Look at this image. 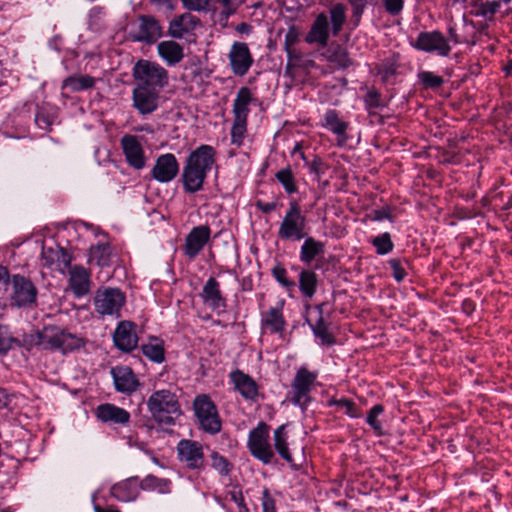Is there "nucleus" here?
Returning <instances> with one entry per match:
<instances>
[{"label":"nucleus","instance_id":"obj_1","mask_svg":"<svg viewBox=\"0 0 512 512\" xmlns=\"http://www.w3.org/2000/svg\"><path fill=\"white\" fill-rule=\"evenodd\" d=\"M216 163L214 147L202 144L186 158L182 171V183L186 193L194 194L201 191L205 179Z\"/></svg>","mask_w":512,"mask_h":512},{"label":"nucleus","instance_id":"obj_2","mask_svg":"<svg viewBox=\"0 0 512 512\" xmlns=\"http://www.w3.org/2000/svg\"><path fill=\"white\" fill-rule=\"evenodd\" d=\"M216 163L214 147L202 144L186 158L182 171V183L186 193L194 194L201 191L205 179Z\"/></svg>","mask_w":512,"mask_h":512},{"label":"nucleus","instance_id":"obj_3","mask_svg":"<svg viewBox=\"0 0 512 512\" xmlns=\"http://www.w3.org/2000/svg\"><path fill=\"white\" fill-rule=\"evenodd\" d=\"M345 22L346 7L337 3L329 9V15L321 12L315 17L304 40L309 45L324 48L328 45L330 34L338 36Z\"/></svg>","mask_w":512,"mask_h":512},{"label":"nucleus","instance_id":"obj_4","mask_svg":"<svg viewBox=\"0 0 512 512\" xmlns=\"http://www.w3.org/2000/svg\"><path fill=\"white\" fill-rule=\"evenodd\" d=\"M146 404L152 419L162 428L174 426L182 415L179 395L171 387L155 390Z\"/></svg>","mask_w":512,"mask_h":512},{"label":"nucleus","instance_id":"obj_5","mask_svg":"<svg viewBox=\"0 0 512 512\" xmlns=\"http://www.w3.org/2000/svg\"><path fill=\"white\" fill-rule=\"evenodd\" d=\"M33 343L41 344L45 349L61 350L63 353L82 346V339L57 326H45L37 331Z\"/></svg>","mask_w":512,"mask_h":512},{"label":"nucleus","instance_id":"obj_6","mask_svg":"<svg viewBox=\"0 0 512 512\" xmlns=\"http://www.w3.org/2000/svg\"><path fill=\"white\" fill-rule=\"evenodd\" d=\"M307 218L296 200L289 202V208L282 218L277 236L282 241H300L307 233Z\"/></svg>","mask_w":512,"mask_h":512},{"label":"nucleus","instance_id":"obj_7","mask_svg":"<svg viewBox=\"0 0 512 512\" xmlns=\"http://www.w3.org/2000/svg\"><path fill=\"white\" fill-rule=\"evenodd\" d=\"M200 429L214 435L221 431L222 421L217 406L207 394H198L192 403Z\"/></svg>","mask_w":512,"mask_h":512},{"label":"nucleus","instance_id":"obj_8","mask_svg":"<svg viewBox=\"0 0 512 512\" xmlns=\"http://www.w3.org/2000/svg\"><path fill=\"white\" fill-rule=\"evenodd\" d=\"M132 75L135 86L155 88L160 91L168 83V72L158 63L141 59L133 67Z\"/></svg>","mask_w":512,"mask_h":512},{"label":"nucleus","instance_id":"obj_9","mask_svg":"<svg viewBox=\"0 0 512 512\" xmlns=\"http://www.w3.org/2000/svg\"><path fill=\"white\" fill-rule=\"evenodd\" d=\"M270 426L263 421L253 428L248 435L247 447L251 455L263 462L270 464L274 458V451L269 442Z\"/></svg>","mask_w":512,"mask_h":512},{"label":"nucleus","instance_id":"obj_10","mask_svg":"<svg viewBox=\"0 0 512 512\" xmlns=\"http://www.w3.org/2000/svg\"><path fill=\"white\" fill-rule=\"evenodd\" d=\"M317 373L301 367L295 374L289 392V401L305 410L311 401L310 393L317 380Z\"/></svg>","mask_w":512,"mask_h":512},{"label":"nucleus","instance_id":"obj_11","mask_svg":"<svg viewBox=\"0 0 512 512\" xmlns=\"http://www.w3.org/2000/svg\"><path fill=\"white\" fill-rule=\"evenodd\" d=\"M125 301L126 296L119 288L104 287L96 291L93 302L98 314L119 317Z\"/></svg>","mask_w":512,"mask_h":512},{"label":"nucleus","instance_id":"obj_12","mask_svg":"<svg viewBox=\"0 0 512 512\" xmlns=\"http://www.w3.org/2000/svg\"><path fill=\"white\" fill-rule=\"evenodd\" d=\"M38 290L32 281L16 274L11 278V306L18 308L30 307L36 302Z\"/></svg>","mask_w":512,"mask_h":512},{"label":"nucleus","instance_id":"obj_13","mask_svg":"<svg viewBox=\"0 0 512 512\" xmlns=\"http://www.w3.org/2000/svg\"><path fill=\"white\" fill-rule=\"evenodd\" d=\"M413 47L427 53H436L442 57L448 56L452 50L449 40L439 30L420 32Z\"/></svg>","mask_w":512,"mask_h":512},{"label":"nucleus","instance_id":"obj_14","mask_svg":"<svg viewBox=\"0 0 512 512\" xmlns=\"http://www.w3.org/2000/svg\"><path fill=\"white\" fill-rule=\"evenodd\" d=\"M177 454L180 462L185 463L189 469H202L204 466V453L202 445L194 440L182 439L177 444Z\"/></svg>","mask_w":512,"mask_h":512},{"label":"nucleus","instance_id":"obj_15","mask_svg":"<svg viewBox=\"0 0 512 512\" xmlns=\"http://www.w3.org/2000/svg\"><path fill=\"white\" fill-rule=\"evenodd\" d=\"M211 239V228L208 225L193 227L185 237L183 252L190 260L195 259Z\"/></svg>","mask_w":512,"mask_h":512},{"label":"nucleus","instance_id":"obj_16","mask_svg":"<svg viewBox=\"0 0 512 512\" xmlns=\"http://www.w3.org/2000/svg\"><path fill=\"white\" fill-rule=\"evenodd\" d=\"M228 57L231 70L237 76H244L254 61L248 45L244 42H234Z\"/></svg>","mask_w":512,"mask_h":512},{"label":"nucleus","instance_id":"obj_17","mask_svg":"<svg viewBox=\"0 0 512 512\" xmlns=\"http://www.w3.org/2000/svg\"><path fill=\"white\" fill-rule=\"evenodd\" d=\"M110 374L113 378L115 390L117 392L131 395L140 386V382L133 370L126 365L112 367Z\"/></svg>","mask_w":512,"mask_h":512},{"label":"nucleus","instance_id":"obj_18","mask_svg":"<svg viewBox=\"0 0 512 512\" xmlns=\"http://www.w3.org/2000/svg\"><path fill=\"white\" fill-rule=\"evenodd\" d=\"M159 94L155 88L135 86L132 91L133 107L142 115L151 114L158 108Z\"/></svg>","mask_w":512,"mask_h":512},{"label":"nucleus","instance_id":"obj_19","mask_svg":"<svg viewBox=\"0 0 512 512\" xmlns=\"http://www.w3.org/2000/svg\"><path fill=\"white\" fill-rule=\"evenodd\" d=\"M179 172V163L172 153L160 155L152 169L153 177L161 182L168 183L172 181Z\"/></svg>","mask_w":512,"mask_h":512},{"label":"nucleus","instance_id":"obj_20","mask_svg":"<svg viewBox=\"0 0 512 512\" xmlns=\"http://www.w3.org/2000/svg\"><path fill=\"white\" fill-rule=\"evenodd\" d=\"M200 297L212 310H225L227 307L226 297L222 294L220 283L215 277H210L205 282Z\"/></svg>","mask_w":512,"mask_h":512},{"label":"nucleus","instance_id":"obj_21","mask_svg":"<svg viewBox=\"0 0 512 512\" xmlns=\"http://www.w3.org/2000/svg\"><path fill=\"white\" fill-rule=\"evenodd\" d=\"M161 36V27L152 16L141 15L137 20V29L133 39L148 44L154 43Z\"/></svg>","mask_w":512,"mask_h":512},{"label":"nucleus","instance_id":"obj_22","mask_svg":"<svg viewBox=\"0 0 512 512\" xmlns=\"http://www.w3.org/2000/svg\"><path fill=\"white\" fill-rule=\"evenodd\" d=\"M41 260L43 265L48 268L55 267V269L62 270V267H70L72 256L66 249L59 245L43 246Z\"/></svg>","mask_w":512,"mask_h":512},{"label":"nucleus","instance_id":"obj_23","mask_svg":"<svg viewBox=\"0 0 512 512\" xmlns=\"http://www.w3.org/2000/svg\"><path fill=\"white\" fill-rule=\"evenodd\" d=\"M121 146L128 164L135 169H142L145 166L143 148L134 135L126 134L121 138Z\"/></svg>","mask_w":512,"mask_h":512},{"label":"nucleus","instance_id":"obj_24","mask_svg":"<svg viewBox=\"0 0 512 512\" xmlns=\"http://www.w3.org/2000/svg\"><path fill=\"white\" fill-rule=\"evenodd\" d=\"M113 341L118 349L124 352L132 351L138 343L135 325L130 321L120 322L113 334Z\"/></svg>","mask_w":512,"mask_h":512},{"label":"nucleus","instance_id":"obj_25","mask_svg":"<svg viewBox=\"0 0 512 512\" xmlns=\"http://www.w3.org/2000/svg\"><path fill=\"white\" fill-rule=\"evenodd\" d=\"M91 279L89 271L81 265L70 267L69 287L75 297L81 298L87 295L91 289Z\"/></svg>","mask_w":512,"mask_h":512},{"label":"nucleus","instance_id":"obj_26","mask_svg":"<svg viewBox=\"0 0 512 512\" xmlns=\"http://www.w3.org/2000/svg\"><path fill=\"white\" fill-rule=\"evenodd\" d=\"M283 304L284 302H281L261 314V329L263 332L282 334L285 331L286 320L283 315Z\"/></svg>","mask_w":512,"mask_h":512},{"label":"nucleus","instance_id":"obj_27","mask_svg":"<svg viewBox=\"0 0 512 512\" xmlns=\"http://www.w3.org/2000/svg\"><path fill=\"white\" fill-rule=\"evenodd\" d=\"M95 415L103 423L126 425L130 422V413L111 403L100 404Z\"/></svg>","mask_w":512,"mask_h":512},{"label":"nucleus","instance_id":"obj_28","mask_svg":"<svg viewBox=\"0 0 512 512\" xmlns=\"http://www.w3.org/2000/svg\"><path fill=\"white\" fill-rule=\"evenodd\" d=\"M229 377L235 390H237L242 397L248 400H254L257 397L258 385L251 376L236 369L230 373Z\"/></svg>","mask_w":512,"mask_h":512},{"label":"nucleus","instance_id":"obj_29","mask_svg":"<svg viewBox=\"0 0 512 512\" xmlns=\"http://www.w3.org/2000/svg\"><path fill=\"white\" fill-rule=\"evenodd\" d=\"M140 483L138 477H130L124 481L114 484L111 487V495L118 501H134L140 494Z\"/></svg>","mask_w":512,"mask_h":512},{"label":"nucleus","instance_id":"obj_30","mask_svg":"<svg viewBox=\"0 0 512 512\" xmlns=\"http://www.w3.org/2000/svg\"><path fill=\"white\" fill-rule=\"evenodd\" d=\"M321 125L337 136L340 145L347 141L346 131L349 124L339 117L336 110L328 109L323 115Z\"/></svg>","mask_w":512,"mask_h":512},{"label":"nucleus","instance_id":"obj_31","mask_svg":"<svg viewBox=\"0 0 512 512\" xmlns=\"http://www.w3.org/2000/svg\"><path fill=\"white\" fill-rule=\"evenodd\" d=\"M157 50L169 66L178 64L184 57L183 47L175 41L167 40L158 44Z\"/></svg>","mask_w":512,"mask_h":512},{"label":"nucleus","instance_id":"obj_32","mask_svg":"<svg viewBox=\"0 0 512 512\" xmlns=\"http://www.w3.org/2000/svg\"><path fill=\"white\" fill-rule=\"evenodd\" d=\"M255 99L252 96V92L248 87H241L236 97L233 101V117L234 118H241V119H248V115L250 112L249 105L254 101Z\"/></svg>","mask_w":512,"mask_h":512},{"label":"nucleus","instance_id":"obj_33","mask_svg":"<svg viewBox=\"0 0 512 512\" xmlns=\"http://www.w3.org/2000/svg\"><path fill=\"white\" fill-rule=\"evenodd\" d=\"M300 248V260L305 264H310L316 257L325 252V244L311 236H306Z\"/></svg>","mask_w":512,"mask_h":512},{"label":"nucleus","instance_id":"obj_34","mask_svg":"<svg viewBox=\"0 0 512 512\" xmlns=\"http://www.w3.org/2000/svg\"><path fill=\"white\" fill-rule=\"evenodd\" d=\"M323 305L324 304H319L315 306V310L318 312V318L316 322L314 324H312L309 320L308 322L314 335L321 340V344L330 346L335 343V338L329 332L328 325L323 319Z\"/></svg>","mask_w":512,"mask_h":512},{"label":"nucleus","instance_id":"obj_35","mask_svg":"<svg viewBox=\"0 0 512 512\" xmlns=\"http://www.w3.org/2000/svg\"><path fill=\"white\" fill-rule=\"evenodd\" d=\"M199 20L191 14H183L170 22L169 34L173 38H182L190 29L194 28Z\"/></svg>","mask_w":512,"mask_h":512},{"label":"nucleus","instance_id":"obj_36","mask_svg":"<svg viewBox=\"0 0 512 512\" xmlns=\"http://www.w3.org/2000/svg\"><path fill=\"white\" fill-rule=\"evenodd\" d=\"M299 290L303 297L311 299L318 287V276L317 274L309 269H303L299 273Z\"/></svg>","mask_w":512,"mask_h":512},{"label":"nucleus","instance_id":"obj_37","mask_svg":"<svg viewBox=\"0 0 512 512\" xmlns=\"http://www.w3.org/2000/svg\"><path fill=\"white\" fill-rule=\"evenodd\" d=\"M274 447L279 456L288 463L293 462L292 455L288 448V435L286 433V425L279 426L274 431Z\"/></svg>","mask_w":512,"mask_h":512},{"label":"nucleus","instance_id":"obj_38","mask_svg":"<svg viewBox=\"0 0 512 512\" xmlns=\"http://www.w3.org/2000/svg\"><path fill=\"white\" fill-rule=\"evenodd\" d=\"M95 82V78L90 75H73L63 81L62 89H69L71 92H79L93 88Z\"/></svg>","mask_w":512,"mask_h":512},{"label":"nucleus","instance_id":"obj_39","mask_svg":"<svg viewBox=\"0 0 512 512\" xmlns=\"http://www.w3.org/2000/svg\"><path fill=\"white\" fill-rule=\"evenodd\" d=\"M89 262L100 267H107L111 262V246L108 243H98L91 246Z\"/></svg>","mask_w":512,"mask_h":512},{"label":"nucleus","instance_id":"obj_40","mask_svg":"<svg viewBox=\"0 0 512 512\" xmlns=\"http://www.w3.org/2000/svg\"><path fill=\"white\" fill-rule=\"evenodd\" d=\"M141 490L158 491L161 494L171 492V481L165 478H158L152 474L147 475L141 481L139 480Z\"/></svg>","mask_w":512,"mask_h":512},{"label":"nucleus","instance_id":"obj_41","mask_svg":"<svg viewBox=\"0 0 512 512\" xmlns=\"http://www.w3.org/2000/svg\"><path fill=\"white\" fill-rule=\"evenodd\" d=\"M277 181L283 186L284 190L288 194H294L297 192V185L294 174L291 168L288 166L284 169L279 170L275 174Z\"/></svg>","mask_w":512,"mask_h":512},{"label":"nucleus","instance_id":"obj_42","mask_svg":"<svg viewBox=\"0 0 512 512\" xmlns=\"http://www.w3.org/2000/svg\"><path fill=\"white\" fill-rule=\"evenodd\" d=\"M211 467L216 470L221 476H228L233 470V464L217 451H212L210 454Z\"/></svg>","mask_w":512,"mask_h":512},{"label":"nucleus","instance_id":"obj_43","mask_svg":"<svg viewBox=\"0 0 512 512\" xmlns=\"http://www.w3.org/2000/svg\"><path fill=\"white\" fill-rule=\"evenodd\" d=\"M14 346L21 347V341L11 335L5 325L0 324V355H5Z\"/></svg>","mask_w":512,"mask_h":512},{"label":"nucleus","instance_id":"obj_44","mask_svg":"<svg viewBox=\"0 0 512 512\" xmlns=\"http://www.w3.org/2000/svg\"><path fill=\"white\" fill-rule=\"evenodd\" d=\"M247 133V119L234 118L231 128V143L241 146Z\"/></svg>","mask_w":512,"mask_h":512},{"label":"nucleus","instance_id":"obj_45","mask_svg":"<svg viewBox=\"0 0 512 512\" xmlns=\"http://www.w3.org/2000/svg\"><path fill=\"white\" fill-rule=\"evenodd\" d=\"M391 270V276L397 281L401 282L407 276V268L409 262L406 259L392 258L388 261Z\"/></svg>","mask_w":512,"mask_h":512},{"label":"nucleus","instance_id":"obj_46","mask_svg":"<svg viewBox=\"0 0 512 512\" xmlns=\"http://www.w3.org/2000/svg\"><path fill=\"white\" fill-rule=\"evenodd\" d=\"M271 273L275 280L287 291L291 292L295 289L296 283L288 278L287 270L282 264H276L272 268Z\"/></svg>","mask_w":512,"mask_h":512},{"label":"nucleus","instance_id":"obj_47","mask_svg":"<svg viewBox=\"0 0 512 512\" xmlns=\"http://www.w3.org/2000/svg\"><path fill=\"white\" fill-rule=\"evenodd\" d=\"M474 10L470 13L474 16L481 17H493L495 13L498 11L500 7V3L498 1H491L486 3H476L474 4Z\"/></svg>","mask_w":512,"mask_h":512},{"label":"nucleus","instance_id":"obj_48","mask_svg":"<svg viewBox=\"0 0 512 512\" xmlns=\"http://www.w3.org/2000/svg\"><path fill=\"white\" fill-rule=\"evenodd\" d=\"M418 79L425 89H437L444 83L443 77L430 71L419 72Z\"/></svg>","mask_w":512,"mask_h":512},{"label":"nucleus","instance_id":"obj_49","mask_svg":"<svg viewBox=\"0 0 512 512\" xmlns=\"http://www.w3.org/2000/svg\"><path fill=\"white\" fill-rule=\"evenodd\" d=\"M141 349L142 353L153 362L161 363L164 361V348L161 344H144Z\"/></svg>","mask_w":512,"mask_h":512},{"label":"nucleus","instance_id":"obj_50","mask_svg":"<svg viewBox=\"0 0 512 512\" xmlns=\"http://www.w3.org/2000/svg\"><path fill=\"white\" fill-rule=\"evenodd\" d=\"M328 60L341 69H346L353 64L348 52L340 46H338L337 49L329 56Z\"/></svg>","mask_w":512,"mask_h":512},{"label":"nucleus","instance_id":"obj_51","mask_svg":"<svg viewBox=\"0 0 512 512\" xmlns=\"http://www.w3.org/2000/svg\"><path fill=\"white\" fill-rule=\"evenodd\" d=\"M327 405L329 407L331 406H337L340 409H345V413L353 418L359 417L358 409L352 400L341 398V399H330L327 402Z\"/></svg>","mask_w":512,"mask_h":512},{"label":"nucleus","instance_id":"obj_52","mask_svg":"<svg viewBox=\"0 0 512 512\" xmlns=\"http://www.w3.org/2000/svg\"><path fill=\"white\" fill-rule=\"evenodd\" d=\"M383 412L381 404H377L369 411L366 421L374 429L377 435H382L381 423L377 420V417Z\"/></svg>","mask_w":512,"mask_h":512},{"label":"nucleus","instance_id":"obj_53","mask_svg":"<svg viewBox=\"0 0 512 512\" xmlns=\"http://www.w3.org/2000/svg\"><path fill=\"white\" fill-rule=\"evenodd\" d=\"M299 40V31L295 26L289 27L285 38H284V48L289 56H291L293 52L294 45Z\"/></svg>","mask_w":512,"mask_h":512},{"label":"nucleus","instance_id":"obj_54","mask_svg":"<svg viewBox=\"0 0 512 512\" xmlns=\"http://www.w3.org/2000/svg\"><path fill=\"white\" fill-rule=\"evenodd\" d=\"M381 94L375 89L368 90L365 96V103L368 111L373 109H381Z\"/></svg>","mask_w":512,"mask_h":512},{"label":"nucleus","instance_id":"obj_55","mask_svg":"<svg viewBox=\"0 0 512 512\" xmlns=\"http://www.w3.org/2000/svg\"><path fill=\"white\" fill-rule=\"evenodd\" d=\"M261 500L263 512H276L275 500L267 488H264Z\"/></svg>","mask_w":512,"mask_h":512},{"label":"nucleus","instance_id":"obj_56","mask_svg":"<svg viewBox=\"0 0 512 512\" xmlns=\"http://www.w3.org/2000/svg\"><path fill=\"white\" fill-rule=\"evenodd\" d=\"M221 6L220 12L222 19H228L236 11L237 0H216Z\"/></svg>","mask_w":512,"mask_h":512},{"label":"nucleus","instance_id":"obj_57","mask_svg":"<svg viewBox=\"0 0 512 512\" xmlns=\"http://www.w3.org/2000/svg\"><path fill=\"white\" fill-rule=\"evenodd\" d=\"M230 500L237 504L239 512H249L247 505L245 504L243 493L240 489L232 490L228 493Z\"/></svg>","mask_w":512,"mask_h":512},{"label":"nucleus","instance_id":"obj_58","mask_svg":"<svg viewBox=\"0 0 512 512\" xmlns=\"http://www.w3.org/2000/svg\"><path fill=\"white\" fill-rule=\"evenodd\" d=\"M182 3L188 10L201 11L208 7L209 0H182Z\"/></svg>","mask_w":512,"mask_h":512},{"label":"nucleus","instance_id":"obj_59","mask_svg":"<svg viewBox=\"0 0 512 512\" xmlns=\"http://www.w3.org/2000/svg\"><path fill=\"white\" fill-rule=\"evenodd\" d=\"M307 166L310 172L315 173L318 176H321L325 172L324 163L320 157H314L311 162L307 163Z\"/></svg>","mask_w":512,"mask_h":512},{"label":"nucleus","instance_id":"obj_60","mask_svg":"<svg viewBox=\"0 0 512 512\" xmlns=\"http://www.w3.org/2000/svg\"><path fill=\"white\" fill-rule=\"evenodd\" d=\"M403 0H386V12L392 15L399 14L403 9Z\"/></svg>","mask_w":512,"mask_h":512},{"label":"nucleus","instance_id":"obj_61","mask_svg":"<svg viewBox=\"0 0 512 512\" xmlns=\"http://www.w3.org/2000/svg\"><path fill=\"white\" fill-rule=\"evenodd\" d=\"M349 2L353 8V17L356 18V21L358 22L363 13L364 7L366 5V1L365 0H349Z\"/></svg>","mask_w":512,"mask_h":512},{"label":"nucleus","instance_id":"obj_62","mask_svg":"<svg viewBox=\"0 0 512 512\" xmlns=\"http://www.w3.org/2000/svg\"><path fill=\"white\" fill-rule=\"evenodd\" d=\"M35 122L41 129H47L52 124L50 117L42 111L37 112Z\"/></svg>","mask_w":512,"mask_h":512},{"label":"nucleus","instance_id":"obj_63","mask_svg":"<svg viewBox=\"0 0 512 512\" xmlns=\"http://www.w3.org/2000/svg\"><path fill=\"white\" fill-rule=\"evenodd\" d=\"M10 283L9 271L6 267L0 265V291H6Z\"/></svg>","mask_w":512,"mask_h":512},{"label":"nucleus","instance_id":"obj_64","mask_svg":"<svg viewBox=\"0 0 512 512\" xmlns=\"http://www.w3.org/2000/svg\"><path fill=\"white\" fill-rule=\"evenodd\" d=\"M257 208L263 213H271L276 209L277 204L275 202H262L258 201L256 204Z\"/></svg>","mask_w":512,"mask_h":512}]
</instances>
